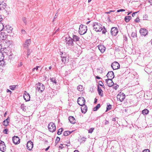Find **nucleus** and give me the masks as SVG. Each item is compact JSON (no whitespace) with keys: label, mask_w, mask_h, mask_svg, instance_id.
Wrapping results in <instances>:
<instances>
[{"label":"nucleus","mask_w":152,"mask_h":152,"mask_svg":"<svg viewBox=\"0 0 152 152\" xmlns=\"http://www.w3.org/2000/svg\"><path fill=\"white\" fill-rule=\"evenodd\" d=\"M94 29L96 32L100 31L102 30L101 25L97 23H94L93 25Z\"/></svg>","instance_id":"1"},{"label":"nucleus","mask_w":152,"mask_h":152,"mask_svg":"<svg viewBox=\"0 0 152 152\" xmlns=\"http://www.w3.org/2000/svg\"><path fill=\"white\" fill-rule=\"evenodd\" d=\"M87 30L86 26L81 25L79 27V32L80 35H83L86 32Z\"/></svg>","instance_id":"2"},{"label":"nucleus","mask_w":152,"mask_h":152,"mask_svg":"<svg viewBox=\"0 0 152 152\" xmlns=\"http://www.w3.org/2000/svg\"><path fill=\"white\" fill-rule=\"evenodd\" d=\"M36 90L40 93H42L44 90L45 87L44 85L42 83H38L36 85Z\"/></svg>","instance_id":"3"},{"label":"nucleus","mask_w":152,"mask_h":152,"mask_svg":"<svg viewBox=\"0 0 152 152\" xmlns=\"http://www.w3.org/2000/svg\"><path fill=\"white\" fill-rule=\"evenodd\" d=\"M65 42H66V45L67 46L69 47L74 45L73 40L72 38L69 37H66Z\"/></svg>","instance_id":"4"},{"label":"nucleus","mask_w":152,"mask_h":152,"mask_svg":"<svg viewBox=\"0 0 152 152\" xmlns=\"http://www.w3.org/2000/svg\"><path fill=\"white\" fill-rule=\"evenodd\" d=\"M48 127L50 132H53L56 130V126L55 124L53 122L50 123L48 125Z\"/></svg>","instance_id":"5"},{"label":"nucleus","mask_w":152,"mask_h":152,"mask_svg":"<svg viewBox=\"0 0 152 152\" xmlns=\"http://www.w3.org/2000/svg\"><path fill=\"white\" fill-rule=\"evenodd\" d=\"M125 97V96L124 94L120 92L117 95V98L118 100H119L121 102L123 101Z\"/></svg>","instance_id":"6"},{"label":"nucleus","mask_w":152,"mask_h":152,"mask_svg":"<svg viewBox=\"0 0 152 152\" xmlns=\"http://www.w3.org/2000/svg\"><path fill=\"white\" fill-rule=\"evenodd\" d=\"M77 103L80 106H82L85 104V100L83 97H80L78 98L77 99Z\"/></svg>","instance_id":"7"},{"label":"nucleus","mask_w":152,"mask_h":152,"mask_svg":"<svg viewBox=\"0 0 152 152\" xmlns=\"http://www.w3.org/2000/svg\"><path fill=\"white\" fill-rule=\"evenodd\" d=\"M111 66L113 70L118 69L120 67L119 64L117 62H113L111 64Z\"/></svg>","instance_id":"8"},{"label":"nucleus","mask_w":152,"mask_h":152,"mask_svg":"<svg viewBox=\"0 0 152 152\" xmlns=\"http://www.w3.org/2000/svg\"><path fill=\"white\" fill-rule=\"evenodd\" d=\"M33 144L32 142L31 141H28L27 143V149L29 151H31L33 148Z\"/></svg>","instance_id":"9"},{"label":"nucleus","mask_w":152,"mask_h":152,"mask_svg":"<svg viewBox=\"0 0 152 152\" xmlns=\"http://www.w3.org/2000/svg\"><path fill=\"white\" fill-rule=\"evenodd\" d=\"M118 31L116 28L113 27L111 29V34L112 36H115L118 33Z\"/></svg>","instance_id":"10"},{"label":"nucleus","mask_w":152,"mask_h":152,"mask_svg":"<svg viewBox=\"0 0 152 152\" xmlns=\"http://www.w3.org/2000/svg\"><path fill=\"white\" fill-rule=\"evenodd\" d=\"M12 141L15 144H19L20 142V139L17 136H14L12 138Z\"/></svg>","instance_id":"11"},{"label":"nucleus","mask_w":152,"mask_h":152,"mask_svg":"<svg viewBox=\"0 0 152 152\" xmlns=\"http://www.w3.org/2000/svg\"><path fill=\"white\" fill-rule=\"evenodd\" d=\"M106 76L108 79H112L114 77V73L112 71L108 72Z\"/></svg>","instance_id":"12"},{"label":"nucleus","mask_w":152,"mask_h":152,"mask_svg":"<svg viewBox=\"0 0 152 152\" xmlns=\"http://www.w3.org/2000/svg\"><path fill=\"white\" fill-rule=\"evenodd\" d=\"M112 80L109 79L105 80L106 83L109 87H111L114 85V83Z\"/></svg>","instance_id":"13"},{"label":"nucleus","mask_w":152,"mask_h":152,"mask_svg":"<svg viewBox=\"0 0 152 152\" xmlns=\"http://www.w3.org/2000/svg\"><path fill=\"white\" fill-rule=\"evenodd\" d=\"M23 96L24 99L26 101H28L30 100V95L26 91H25Z\"/></svg>","instance_id":"14"},{"label":"nucleus","mask_w":152,"mask_h":152,"mask_svg":"<svg viewBox=\"0 0 152 152\" xmlns=\"http://www.w3.org/2000/svg\"><path fill=\"white\" fill-rule=\"evenodd\" d=\"M61 53V54H60V55L61 56V61L63 62H64V63H65L66 62V61H68V58H67L66 57V54H64V56H63L62 55H63V53Z\"/></svg>","instance_id":"15"},{"label":"nucleus","mask_w":152,"mask_h":152,"mask_svg":"<svg viewBox=\"0 0 152 152\" xmlns=\"http://www.w3.org/2000/svg\"><path fill=\"white\" fill-rule=\"evenodd\" d=\"M140 32L141 35L145 36L147 34L148 31L145 28H141L140 31Z\"/></svg>","instance_id":"16"},{"label":"nucleus","mask_w":152,"mask_h":152,"mask_svg":"<svg viewBox=\"0 0 152 152\" xmlns=\"http://www.w3.org/2000/svg\"><path fill=\"white\" fill-rule=\"evenodd\" d=\"M6 7V4L3 1L0 2V11L4 10Z\"/></svg>","instance_id":"17"},{"label":"nucleus","mask_w":152,"mask_h":152,"mask_svg":"<svg viewBox=\"0 0 152 152\" xmlns=\"http://www.w3.org/2000/svg\"><path fill=\"white\" fill-rule=\"evenodd\" d=\"M81 110L83 113H85L87 111V107L86 105L85 104L81 106Z\"/></svg>","instance_id":"18"},{"label":"nucleus","mask_w":152,"mask_h":152,"mask_svg":"<svg viewBox=\"0 0 152 152\" xmlns=\"http://www.w3.org/2000/svg\"><path fill=\"white\" fill-rule=\"evenodd\" d=\"M7 38V35L4 32L0 33V40H5Z\"/></svg>","instance_id":"19"},{"label":"nucleus","mask_w":152,"mask_h":152,"mask_svg":"<svg viewBox=\"0 0 152 152\" xmlns=\"http://www.w3.org/2000/svg\"><path fill=\"white\" fill-rule=\"evenodd\" d=\"M31 43V40L30 39H27L26 40L25 43L24 45V47L26 49L28 48L29 45H30Z\"/></svg>","instance_id":"20"},{"label":"nucleus","mask_w":152,"mask_h":152,"mask_svg":"<svg viewBox=\"0 0 152 152\" xmlns=\"http://www.w3.org/2000/svg\"><path fill=\"white\" fill-rule=\"evenodd\" d=\"M6 31L7 33H11L12 31L13 28L11 26H6Z\"/></svg>","instance_id":"21"},{"label":"nucleus","mask_w":152,"mask_h":152,"mask_svg":"<svg viewBox=\"0 0 152 152\" xmlns=\"http://www.w3.org/2000/svg\"><path fill=\"white\" fill-rule=\"evenodd\" d=\"M98 49L102 53H104L105 50V48L102 45H100L98 46Z\"/></svg>","instance_id":"22"},{"label":"nucleus","mask_w":152,"mask_h":152,"mask_svg":"<svg viewBox=\"0 0 152 152\" xmlns=\"http://www.w3.org/2000/svg\"><path fill=\"white\" fill-rule=\"evenodd\" d=\"M69 120L70 122L72 124H74L75 123V120L73 116H70L69 118Z\"/></svg>","instance_id":"23"},{"label":"nucleus","mask_w":152,"mask_h":152,"mask_svg":"<svg viewBox=\"0 0 152 152\" xmlns=\"http://www.w3.org/2000/svg\"><path fill=\"white\" fill-rule=\"evenodd\" d=\"M10 120V118L9 117H8L7 118L3 121V124L5 126H7L8 125L9 123Z\"/></svg>","instance_id":"24"},{"label":"nucleus","mask_w":152,"mask_h":152,"mask_svg":"<svg viewBox=\"0 0 152 152\" xmlns=\"http://www.w3.org/2000/svg\"><path fill=\"white\" fill-rule=\"evenodd\" d=\"M72 38L73 41L75 42L78 41L80 39V38L79 37L75 35H73Z\"/></svg>","instance_id":"25"},{"label":"nucleus","mask_w":152,"mask_h":152,"mask_svg":"<svg viewBox=\"0 0 152 152\" xmlns=\"http://www.w3.org/2000/svg\"><path fill=\"white\" fill-rule=\"evenodd\" d=\"M98 91L99 95L101 96H103V91L102 90L101 88L99 87V86L98 87Z\"/></svg>","instance_id":"26"},{"label":"nucleus","mask_w":152,"mask_h":152,"mask_svg":"<svg viewBox=\"0 0 152 152\" xmlns=\"http://www.w3.org/2000/svg\"><path fill=\"white\" fill-rule=\"evenodd\" d=\"M6 149V146L5 145H0V150L2 152H4Z\"/></svg>","instance_id":"27"},{"label":"nucleus","mask_w":152,"mask_h":152,"mask_svg":"<svg viewBox=\"0 0 152 152\" xmlns=\"http://www.w3.org/2000/svg\"><path fill=\"white\" fill-rule=\"evenodd\" d=\"M131 18L132 17L130 16H126L125 18V20L126 22H128Z\"/></svg>","instance_id":"28"},{"label":"nucleus","mask_w":152,"mask_h":152,"mask_svg":"<svg viewBox=\"0 0 152 152\" xmlns=\"http://www.w3.org/2000/svg\"><path fill=\"white\" fill-rule=\"evenodd\" d=\"M77 89L79 91H81L83 90L84 88L82 86L80 85L77 87Z\"/></svg>","instance_id":"29"},{"label":"nucleus","mask_w":152,"mask_h":152,"mask_svg":"<svg viewBox=\"0 0 152 152\" xmlns=\"http://www.w3.org/2000/svg\"><path fill=\"white\" fill-rule=\"evenodd\" d=\"M72 132H72H70L68 131H65L63 133V135L64 136H67L69 135Z\"/></svg>","instance_id":"30"},{"label":"nucleus","mask_w":152,"mask_h":152,"mask_svg":"<svg viewBox=\"0 0 152 152\" xmlns=\"http://www.w3.org/2000/svg\"><path fill=\"white\" fill-rule=\"evenodd\" d=\"M18 86L17 85H12L9 86V88L12 90H15L16 88V87Z\"/></svg>","instance_id":"31"},{"label":"nucleus","mask_w":152,"mask_h":152,"mask_svg":"<svg viewBox=\"0 0 152 152\" xmlns=\"http://www.w3.org/2000/svg\"><path fill=\"white\" fill-rule=\"evenodd\" d=\"M100 104H98L95 107H94L93 108V110L94 111H96L100 108Z\"/></svg>","instance_id":"32"},{"label":"nucleus","mask_w":152,"mask_h":152,"mask_svg":"<svg viewBox=\"0 0 152 152\" xmlns=\"http://www.w3.org/2000/svg\"><path fill=\"white\" fill-rule=\"evenodd\" d=\"M149 113V111L146 109H144L142 111V113L144 115H145L148 114Z\"/></svg>","instance_id":"33"},{"label":"nucleus","mask_w":152,"mask_h":152,"mask_svg":"<svg viewBox=\"0 0 152 152\" xmlns=\"http://www.w3.org/2000/svg\"><path fill=\"white\" fill-rule=\"evenodd\" d=\"M50 80L51 82H53V83L55 84H56L57 83V82L56 81V79L55 78H50Z\"/></svg>","instance_id":"34"},{"label":"nucleus","mask_w":152,"mask_h":152,"mask_svg":"<svg viewBox=\"0 0 152 152\" xmlns=\"http://www.w3.org/2000/svg\"><path fill=\"white\" fill-rule=\"evenodd\" d=\"M63 131L62 129H60L58 130L57 132V134L58 135H60L61 134V132H62Z\"/></svg>","instance_id":"35"},{"label":"nucleus","mask_w":152,"mask_h":152,"mask_svg":"<svg viewBox=\"0 0 152 152\" xmlns=\"http://www.w3.org/2000/svg\"><path fill=\"white\" fill-rule=\"evenodd\" d=\"M148 16L147 15L145 14L144 15L143 17V20H148Z\"/></svg>","instance_id":"36"},{"label":"nucleus","mask_w":152,"mask_h":152,"mask_svg":"<svg viewBox=\"0 0 152 152\" xmlns=\"http://www.w3.org/2000/svg\"><path fill=\"white\" fill-rule=\"evenodd\" d=\"M4 28V26L2 23H0V31H2Z\"/></svg>","instance_id":"37"},{"label":"nucleus","mask_w":152,"mask_h":152,"mask_svg":"<svg viewBox=\"0 0 152 152\" xmlns=\"http://www.w3.org/2000/svg\"><path fill=\"white\" fill-rule=\"evenodd\" d=\"M113 85V86L115 90H116L117 89V88H118V86H118L116 84H114V85Z\"/></svg>","instance_id":"38"},{"label":"nucleus","mask_w":152,"mask_h":152,"mask_svg":"<svg viewBox=\"0 0 152 152\" xmlns=\"http://www.w3.org/2000/svg\"><path fill=\"white\" fill-rule=\"evenodd\" d=\"M23 21L25 24L26 25L27 24V22L26 21V18L25 17H23L22 18Z\"/></svg>","instance_id":"39"},{"label":"nucleus","mask_w":152,"mask_h":152,"mask_svg":"<svg viewBox=\"0 0 152 152\" xmlns=\"http://www.w3.org/2000/svg\"><path fill=\"white\" fill-rule=\"evenodd\" d=\"M111 105H108L107 106V110H106V112L107 111L110 110V109H111Z\"/></svg>","instance_id":"40"},{"label":"nucleus","mask_w":152,"mask_h":152,"mask_svg":"<svg viewBox=\"0 0 152 152\" xmlns=\"http://www.w3.org/2000/svg\"><path fill=\"white\" fill-rule=\"evenodd\" d=\"M94 129V128H91L88 130V133H92L93 132V131Z\"/></svg>","instance_id":"41"},{"label":"nucleus","mask_w":152,"mask_h":152,"mask_svg":"<svg viewBox=\"0 0 152 152\" xmlns=\"http://www.w3.org/2000/svg\"><path fill=\"white\" fill-rule=\"evenodd\" d=\"M102 33L103 34H105L106 32V29H105V28L104 27H103V28H102Z\"/></svg>","instance_id":"42"},{"label":"nucleus","mask_w":152,"mask_h":152,"mask_svg":"<svg viewBox=\"0 0 152 152\" xmlns=\"http://www.w3.org/2000/svg\"><path fill=\"white\" fill-rule=\"evenodd\" d=\"M125 11V10L122 9H120V10H117V12H124V11Z\"/></svg>","instance_id":"43"},{"label":"nucleus","mask_w":152,"mask_h":152,"mask_svg":"<svg viewBox=\"0 0 152 152\" xmlns=\"http://www.w3.org/2000/svg\"><path fill=\"white\" fill-rule=\"evenodd\" d=\"M39 67V66H37L36 68H34L33 69L32 71L34 72L35 70H37L38 69V68Z\"/></svg>","instance_id":"44"},{"label":"nucleus","mask_w":152,"mask_h":152,"mask_svg":"<svg viewBox=\"0 0 152 152\" xmlns=\"http://www.w3.org/2000/svg\"><path fill=\"white\" fill-rule=\"evenodd\" d=\"M99 85L100 86H103V84L102 83V82L101 81H99Z\"/></svg>","instance_id":"45"},{"label":"nucleus","mask_w":152,"mask_h":152,"mask_svg":"<svg viewBox=\"0 0 152 152\" xmlns=\"http://www.w3.org/2000/svg\"><path fill=\"white\" fill-rule=\"evenodd\" d=\"M135 21L136 22L138 23L140 22V19L139 18H137L135 19Z\"/></svg>","instance_id":"46"},{"label":"nucleus","mask_w":152,"mask_h":152,"mask_svg":"<svg viewBox=\"0 0 152 152\" xmlns=\"http://www.w3.org/2000/svg\"><path fill=\"white\" fill-rule=\"evenodd\" d=\"M142 152H150V151L148 149H145Z\"/></svg>","instance_id":"47"},{"label":"nucleus","mask_w":152,"mask_h":152,"mask_svg":"<svg viewBox=\"0 0 152 152\" xmlns=\"http://www.w3.org/2000/svg\"><path fill=\"white\" fill-rule=\"evenodd\" d=\"M26 31H25V30L24 29H22L21 30V33L23 34H26Z\"/></svg>","instance_id":"48"},{"label":"nucleus","mask_w":152,"mask_h":152,"mask_svg":"<svg viewBox=\"0 0 152 152\" xmlns=\"http://www.w3.org/2000/svg\"><path fill=\"white\" fill-rule=\"evenodd\" d=\"M8 131V129H5L4 131V132L5 134H7V132Z\"/></svg>","instance_id":"49"},{"label":"nucleus","mask_w":152,"mask_h":152,"mask_svg":"<svg viewBox=\"0 0 152 152\" xmlns=\"http://www.w3.org/2000/svg\"><path fill=\"white\" fill-rule=\"evenodd\" d=\"M57 14V13H56L55 15V16L54 17L53 19V21H54L56 18L57 17V16L58 15H56Z\"/></svg>","instance_id":"50"},{"label":"nucleus","mask_w":152,"mask_h":152,"mask_svg":"<svg viewBox=\"0 0 152 152\" xmlns=\"http://www.w3.org/2000/svg\"><path fill=\"white\" fill-rule=\"evenodd\" d=\"M5 145L4 142L1 141V142H0V145Z\"/></svg>","instance_id":"51"},{"label":"nucleus","mask_w":152,"mask_h":152,"mask_svg":"<svg viewBox=\"0 0 152 152\" xmlns=\"http://www.w3.org/2000/svg\"><path fill=\"white\" fill-rule=\"evenodd\" d=\"M22 65V62H20V63H19L18 64V67H20Z\"/></svg>","instance_id":"52"},{"label":"nucleus","mask_w":152,"mask_h":152,"mask_svg":"<svg viewBox=\"0 0 152 152\" xmlns=\"http://www.w3.org/2000/svg\"><path fill=\"white\" fill-rule=\"evenodd\" d=\"M60 140V138L57 137L56 139V141H57V142H58Z\"/></svg>","instance_id":"53"},{"label":"nucleus","mask_w":152,"mask_h":152,"mask_svg":"<svg viewBox=\"0 0 152 152\" xmlns=\"http://www.w3.org/2000/svg\"><path fill=\"white\" fill-rule=\"evenodd\" d=\"M136 35L135 33H132V36L133 37H134Z\"/></svg>","instance_id":"54"},{"label":"nucleus","mask_w":152,"mask_h":152,"mask_svg":"<svg viewBox=\"0 0 152 152\" xmlns=\"http://www.w3.org/2000/svg\"><path fill=\"white\" fill-rule=\"evenodd\" d=\"M137 12H134V13H133L132 14V15L133 17H134V15H135V13H137Z\"/></svg>","instance_id":"55"},{"label":"nucleus","mask_w":152,"mask_h":152,"mask_svg":"<svg viewBox=\"0 0 152 152\" xmlns=\"http://www.w3.org/2000/svg\"><path fill=\"white\" fill-rule=\"evenodd\" d=\"M7 92L12 93V91L10 90L7 89Z\"/></svg>","instance_id":"56"},{"label":"nucleus","mask_w":152,"mask_h":152,"mask_svg":"<svg viewBox=\"0 0 152 152\" xmlns=\"http://www.w3.org/2000/svg\"><path fill=\"white\" fill-rule=\"evenodd\" d=\"M50 147V146H48L45 150V151H47L48 149H49V148Z\"/></svg>","instance_id":"57"},{"label":"nucleus","mask_w":152,"mask_h":152,"mask_svg":"<svg viewBox=\"0 0 152 152\" xmlns=\"http://www.w3.org/2000/svg\"><path fill=\"white\" fill-rule=\"evenodd\" d=\"M30 50H28V53H27V55L28 56H29L30 55V53H29V52H30Z\"/></svg>","instance_id":"58"},{"label":"nucleus","mask_w":152,"mask_h":152,"mask_svg":"<svg viewBox=\"0 0 152 152\" xmlns=\"http://www.w3.org/2000/svg\"><path fill=\"white\" fill-rule=\"evenodd\" d=\"M149 2L152 5V0H149Z\"/></svg>","instance_id":"59"},{"label":"nucleus","mask_w":152,"mask_h":152,"mask_svg":"<svg viewBox=\"0 0 152 152\" xmlns=\"http://www.w3.org/2000/svg\"><path fill=\"white\" fill-rule=\"evenodd\" d=\"M7 111L4 114V116L5 117H6V115H7Z\"/></svg>","instance_id":"60"},{"label":"nucleus","mask_w":152,"mask_h":152,"mask_svg":"<svg viewBox=\"0 0 152 152\" xmlns=\"http://www.w3.org/2000/svg\"><path fill=\"white\" fill-rule=\"evenodd\" d=\"M12 55V54L10 53L9 55H8L9 57V59H10L11 58L10 57V56H11Z\"/></svg>","instance_id":"61"},{"label":"nucleus","mask_w":152,"mask_h":152,"mask_svg":"<svg viewBox=\"0 0 152 152\" xmlns=\"http://www.w3.org/2000/svg\"><path fill=\"white\" fill-rule=\"evenodd\" d=\"M112 120L113 121H116V118H113Z\"/></svg>","instance_id":"62"},{"label":"nucleus","mask_w":152,"mask_h":152,"mask_svg":"<svg viewBox=\"0 0 152 152\" xmlns=\"http://www.w3.org/2000/svg\"><path fill=\"white\" fill-rule=\"evenodd\" d=\"M110 12H110V11H109V12H105V13H106V14H110Z\"/></svg>","instance_id":"63"},{"label":"nucleus","mask_w":152,"mask_h":152,"mask_svg":"<svg viewBox=\"0 0 152 152\" xmlns=\"http://www.w3.org/2000/svg\"><path fill=\"white\" fill-rule=\"evenodd\" d=\"M74 152H79V151L77 150H75Z\"/></svg>","instance_id":"64"}]
</instances>
